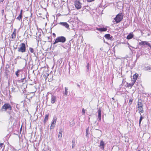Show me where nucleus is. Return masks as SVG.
I'll return each mask as SVG.
<instances>
[{"label":"nucleus","mask_w":151,"mask_h":151,"mask_svg":"<svg viewBox=\"0 0 151 151\" xmlns=\"http://www.w3.org/2000/svg\"><path fill=\"white\" fill-rule=\"evenodd\" d=\"M12 107L11 105L8 103H5L2 106L1 109V111H7V113L9 114H10L11 110H12Z\"/></svg>","instance_id":"nucleus-1"},{"label":"nucleus","mask_w":151,"mask_h":151,"mask_svg":"<svg viewBox=\"0 0 151 151\" xmlns=\"http://www.w3.org/2000/svg\"><path fill=\"white\" fill-rule=\"evenodd\" d=\"M66 41V39L65 37L63 36H59L56 39L55 42L53 44L54 45L59 42L63 43H65Z\"/></svg>","instance_id":"nucleus-2"},{"label":"nucleus","mask_w":151,"mask_h":151,"mask_svg":"<svg viewBox=\"0 0 151 151\" xmlns=\"http://www.w3.org/2000/svg\"><path fill=\"white\" fill-rule=\"evenodd\" d=\"M123 15L122 13H120L116 15V17L114 18L116 23H118L120 22L123 19Z\"/></svg>","instance_id":"nucleus-3"},{"label":"nucleus","mask_w":151,"mask_h":151,"mask_svg":"<svg viewBox=\"0 0 151 151\" xmlns=\"http://www.w3.org/2000/svg\"><path fill=\"white\" fill-rule=\"evenodd\" d=\"M138 45L142 47H145V46H147L151 49V45L147 41H142L139 42Z\"/></svg>","instance_id":"nucleus-4"},{"label":"nucleus","mask_w":151,"mask_h":151,"mask_svg":"<svg viewBox=\"0 0 151 151\" xmlns=\"http://www.w3.org/2000/svg\"><path fill=\"white\" fill-rule=\"evenodd\" d=\"M20 47L18 48V50L19 52H23L26 51V45L24 43H22L20 45Z\"/></svg>","instance_id":"nucleus-5"},{"label":"nucleus","mask_w":151,"mask_h":151,"mask_svg":"<svg viewBox=\"0 0 151 151\" xmlns=\"http://www.w3.org/2000/svg\"><path fill=\"white\" fill-rule=\"evenodd\" d=\"M74 5L76 8L77 9H80L81 7V3L78 0H76L75 1Z\"/></svg>","instance_id":"nucleus-6"},{"label":"nucleus","mask_w":151,"mask_h":151,"mask_svg":"<svg viewBox=\"0 0 151 151\" xmlns=\"http://www.w3.org/2000/svg\"><path fill=\"white\" fill-rule=\"evenodd\" d=\"M56 121V119L54 118L52 120V122L50 127V129H53L55 125V123Z\"/></svg>","instance_id":"nucleus-7"},{"label":"nucleus","mask_w":151,"mask_h":151,"mask_svg":"<svg viewBox=\"0 0 151 151\" xmlns=\"http://www.w3.org/2000/svg\"><path fill=\"white\" fill-rule=\"evenodd\" d=\"M101 108L99 107L98 110V121H101Z\"/></svg>","instance_id":"nucleus-8"},{"label":"nucleus","mask_w":151,"mask_h":151,"mask_svg":"<svg viewBox=\"0 0 151 151\" xmlns=\"http://www.w3.org/2000/svg\"><path fill=\"white\" fill-rule=\"evenodd\" d=\"M138 76V74L136 73L134 74L133 76V78L132 79V81H133L135 83L137 79Z\"/></svg>","instance_id":"nucleus-9"},{"label":"nucleus","mask_w":151,"mask_h":151,"mask_svg":"<svg viewBox=\"0 0 151 151\" xmlns=\"http://www.w3.org/2000/svg\"><path fill=\"white\" fill-rule=\"evenodd\" d=\"M59 24L65 27L66 28H68L69 27V24L66 22H61L59 23Z\"/></svg>","instance_id":"nucleus-10"},{"label":"nucleus","mask_w":151,"mask_h":151,"mask_svg":"<svg viewBox=\"0 0 151 151\" xmlns=\"http://www.w3.org/2000/svg\"><path fill=\"white\" fill-rule=\"evenodd\" d=\"M56 96L53 95H52L51 99V102L52 104H54L56 101Z\"/></svg>","instance_id":"nucleus-11"},{"label":"nucleus","mask_w":151,"mask_h":151,"mask_svg":"<svg viewBox=\"0 0 151 151\" xmlns=\"http://www.w3.org/2000/svg\"><path fill=\"white\" fill-rule=\"evenodd\" d=\"M134 37V35L132 33H130L128 35L127 37V39L128 40H129L132 39Z\"/></svg>","instance_id":"nucleus-12"},{"label":"nucleus","mask_w":151,"mask_h":151,"mask_svg":"<svg viewBox=\"0 0 151 151\" xmlns=\"http://www.w3.org/2000/svg\"><path fill=\"white\" fill-rule=\"evenodd\" d=\"M99 147L101 149H104V142L103 141H101Z\"/></svg>","instance_id":"nucleus-13"},{"label":"nucleus","mask_w":151,"mask_h":151,"mask_svg":"<svg viewBox=\"0 0 151 151\" xmlns=\"http://www.w3.org/2000/svg\"><path fill=\"white\" fill-rule=\"evenodd\" d=\"M48 116H49V114H47L45 115V119L44 120V124H45L46 122L48 120Z\"/></svg>","instance_id":"nucleus-14"},{"label":"nucleus","mask_w":151,"mask_h":151,"mask_svg":"<svg viewBox=\"0 0 151 151\" xmlns=\"http://www.w3.org/2000/svg\"><path fill=\"white\" fill-rule=\"evenodd\" d=\"M137 107L138 108V110L139 111V113L140 114H141V113H143L144 111L142 107L140 106V107Z\"/></svg>","instance_id":"nucleus-15"},{"label":"nucleus","mask_w":151,"mask_h":151,"mask_svg":"<svg viewBox=\"0 0 151 151\" xmlns=\"http://www.w3.org/2000/svg\"><path fill=\"white\" fill-rule=\"evenodd\" d=\"M15 37L16 32L15 31H14L11 35V38L13 39H14L15 38Z\"/></svg>","instance_id":"nucleus-16"},{"label":"nucleus","mask_w":151,"mask_h":151,"mask_svg":"<svg viewBox=\"0 0 151 151\" xmlns=\"http://www.w3.org/2000/svg\"><path fill=\"white\" fill-rule=\"evenodd\" d=\"M62 131L60 130L59 131V134L58 135V138L59 139H61L62 137Z\"/></svg>","instance_id":"nucleus-17"},{"label":"nucleus","mask_w":151,"mask_h":151,"mask_svg":"<svg viewBox=\"0 0 151 151\" xmlns=\"http://www.w3.org/2000/svg\"><path fill=\"white\" fill-rule=\"evenodd\" d=\"M134 83L132 81V82L131 83L128 84L127 87H130L131 88L132 86L134 85Z\"/></svg>","instance_id":"nucleus-18"},{"label":"nucleus","mask_w":151,"mask_h":151,"mask_svg":"<svg viewBox=\"0 0 151 151\" xmlns=\"http://www.w3.org/2000/svg\"><path fill=\"white\" fill-rule=\"evenodd\" d=\"M110 35L109 34H106L105 35L104 37L106 39L109 40V37Z\"/></svg>","instance_id":"nucleus-19"},{"label":"nucleus","mask_w":151,"mask_h":151,"mask_svg":"<svg viewBox=\"0 0 151 151\" xmlns=\"http://www.w3.org/2000/svg\"><path fill=\"white\" fill-rule=\"evenodd\" d=\"M65 93H64V95L67 96L68 95V88L65 87Z\"/></svg>","instance_id":"nucleus-20"},{"label":"nucleus","mask_w":151,"mask_h":151,"mask_svg":"<svg viewBox=\"0 0 151 151\" xmlns=\"http://www.w3.org/2000/svg\"><path fill=\"white\" fill-rule=\"evenodd\" d=\"M133 99L132 98H130L128 103L129 105H130L132 104L133 101Z\"/></svg>","instance_id":"nucleus-21"},{"label":"nucleus","mask_w":151,"mask_h":151,"mask_svg":"<svg viewBox=\"0 0 151 151\" xmlns=\"http://www.w3.org/2000/svg\"><path fill=\"white\" fill-rule=\"evenodd\" d=\"M29 50L31 53H33L34 54V49L32 47H30L29 49Z\"/></svg>","instance_id":"nucleus-22"},{"label":"nucleus","mask_w":151,"mask_h":151,"mask_svg":"<svg viewBox=\"0 0 151 151\" xmlns=\"http://www.w3.org/2000/svg\"><path fill=\"white\" fill-rule=\"evenodd\" d=\"M5 73L6 74V75L7 76H8L9 75L10 73V72H9V69H6V70Z\"/></svg>","instance_id":"nucleus-23"},{"label":"nucleus","mask_w":151,"mask_h":151,"mask_svg":"<svg viewBox=\"0 0 151 151\" xmlns=\"http://www.w3.org/2000/svg\"><path fill=\"white\" fill-rule=\"evenodd\" d=\"M22 19V15L21 14H20L19 16L17 18V19L20 20Z\"/></svg>","instance_id":"nucleus-24"},{"label":"nucleus","mask_w":151,"mask_h":151,"mask_svg":"<svg viewBox=\"0 0 151 151\" xmlns=\"http://www.w3.org/2000/svg\"><path fill=\"white\" fill-rule=\"evenodd\" d=\"M21 71H22V70H17V71L16 72L15 74L16 75L17 77H18L19 75L18 73Z\"/></svg>","instance_id":"nucleus-25"},{"label":"nucleus","mask_w":151,"mask_h":151,"mask_svg":"<svg viewBox=\"0 0 151 151\" xmlns=\"http://www.w3.org/2000/svg\"><path fill=\"white\" fill-rule=\"evenodd\" d=\"M140 115H141V116L140 118V119H139V125H140L141 122V121H142V119H143V117L141 115V114H140Z\"/></svg>","instance_id":"nucleus-26"},{"label":"nucleus","mask_w":151,"mask_h":151,"mask_svg":"<svg viewBox=\"0 0 151 151\" xmlns=\"http://www.w3.org/2000/svg\"><path fill=\"white\" fill-rule=\"evenodd\" d=\"M74 125V121H73L70 123V126L71 127H73Z\"/></svg>","instance_id":"nucleus-27"},{"label":"nucleus","mask_w":151,"mask_h":151,"mask_svg":"<svg viewBox=\"0 0 151 151\" xmlns=\"http://www.w3.org/2000/svg\"><path fill=\"white\" fill-rule=\"evenodd\" d=\"M137 105L138 106V107H140V106L142 107L143 106L141 102H138Z\"/></svg>","instance_id":"nucleus-28"},{"label":"nucleus","mask_w":151,"mask_h":151,"mask_svg":"<svg viewBox=\"0 0 151 151\" xmlns=\"http://www.w3.org/2000/svg\"><path fill=\"white\" fill-rule=\"evenodd\" d=\"M102 32H105L106 31L107 29L106 28H101Z\"/></svg>","instance_id":"nucleus-29"},{"label":"nucleus","mask_w":151,"mask_h":151,"mask_svg":"<svg viewBox=\"0 0 151 151\" xmlns=\"http://www.w3.org/2000/svg\"><path fill=\"white\" fill-rule=\"evenodd\" d=\"M146 69L147 70H148L149 71H151V67L147 66L146 67Z\"/></svg>","instance_id":"nucleus-30"},{"label":"nucleus","mask_w":151,"mask_h":151,"mask_svg":"<svg viewBox=\"0 0 151 151\" xmlns=\"http://www.w3.org/2000/svg\"><path fill=\"white\" fill-rule=\"evenodd\" d=\"M86 136H87L88 134V128L86 130Z\"/></svg>","instance_id":"nucleus-31"},{"label":"nucleus","mask_w":151,"mask_h":151,"mask_svg":"<svg viewBox=\"0 0 151 151\" xmlns=\"http://www.w3.org/2000/svg\"><path fill=\"white\" fill-rule=\"evenodd\" d=\"M96 29H97V30H98L100 32H102L101 28H96Z\"/></svg>","instance_id":"nucleus-32"},{"label":"nucleus","mask_w":151,"mask_h":151,"mask_svg":"<svg viewBox=\"0 0 151 151\" xmlns=\"http://www.w3.org/2000/svg\"><path fill=\"white\" fill-rule=\"evenodd\" d=\"M89 63H88L87 65V66H86V67H87V71H88V69H89Z\"/></svg>","instance_id":"nucleus-33"},{"label":"nucleus","mask_w":151,"mask_h":151,"mask_svg":"<svg viewBox=\"0 0 151 151\" xmlns=\"http://www.w3.org/2000/svg\"><path fill=\"white\" fill-rule=\"evenodd\" d=\"M113 39H114V38H113V37L112 36H110V37H109V40H112Z\"/></svg>","instance_id":"nucleus-34"},{"label":"nucleus","mask_w":151,"mask_h":151,"mask_svg":"<svg viewBox=\"0 0 151 151\" xmlns=\"http://www.w3.org/2000/svg\"><path fill=\"white\" fill-rule=\"evenodd\" d=\"M82 113L83 114H84L85 113V110L84 108H83L82 111Z\"/></svg>","instance_id":"nucleus-35"},{"label":"nucleus","mask_w":151,"mask_h":151,"mask_svg":"<svg viewBox=\"0 0 151 151\" xmlns=\"http://www.w3.org/2000/svg\"><path fill=\"white\" fill-rule=\"evenodd\" d=\"M4 146V143H1L0 144V147L1 148Z\"/></svg>","instance_id":"nucleus-36"},{"label":"nucleus","mask_w":151,"mask_h":151,"mask_svg":"<svg viewBox=\"0 0 151 151\" xmlns=\"http://www.w3.org/2000/svg\"><path fill=\"white\" fill-rule=\"evenodd\" d=\"M88 2H91L94 1L95 0H87Z\"/></svg>","instance_id":"nucleus-37"},{"label":"nucleus","mask_w":151,"mask_h":151,"mask_svg":"<svg viewBox=\"0 0 151 151\" xmlns=\"http://www.w3.org/2000/svg\"><path fill=\"white\" fill-rule=\"evenodd\" d=\"M49 75V74L48 73H46L44 75V76L46 77H47Z\"/></svg>","instance_id":"nucleus-38"},{"label":"nucleus","mask_w":151,"mask_h":151,"mask_svg":"<svg viewBox=\"0 0 151 151\" xmlns=\"http://www.w3.org/2000/svg\"><path fill=\"white\" fill-rule=\"evenodd\" d=\"M4 9H2L1 10V12L2 14V15H4Z\"/></svg>","instance_id":"nucleus-39"},{"label":"nucleus","mask_w":151,"mask_h":151,"mask_svg":"<svg viewBox=\"0 0 151 151\" xmlns=\"http://www.w3.org/2000/svg\"><path fill=\"white\" fill-rule=\"evenodd\" d=\"M9 66L7 65H6V69H9Z\"/></svg>","instance_id":"nucleus-40"},{"label":"nucleus","mask_w":151,"mask_h":151,"mask_svg":"<svg viewBox=\"0 0 151 151\" xmlns=\"http://www.w3.org/2000/svg\"><path fill=\"white\" fill-rule=\"evenodd\" d=\"M72 144H75V141L74 140H73L72 142Z\"/></svg>","instance_id":"nucleus-41"},{"label":"nucleus","mask_w":151,"mask_h":151,"mask_svg":"<svg viewBox=\"0 0 151 151\" xmlns=\"http://www.w3.org/2000/svg\"><path fill=\"white\" fill-rule=\"evenodd\" d=\"M77 86H78V88H80V85L79 84H78V83H77Z\"/></svg>","instance_id":"nucleus-42"},{"label":"nucleus","mask_w":151,"mask_h":151,"mask_svg":"<svg viewBox=\"0 0 151 151\" xmlns=\"http://www.w3.org/2000/svg\"><path fill=\"white\" fill-rule=\"evenodd\" d=\"M75 147V144H72V148H73Z\"/></svg>","instance_id":"nucleus-43"},{"label":"nucleus","mask_w":151,"mask_h":151,"mask_svg":"<svg viewBox=\"0 0 151 151\" xmlns=\"http://www.w3.org/2000/svg\"><path fill=\"white\" fill-rule=\"evenodd\" d=\"M22 11H23V10H21V11H20V14H21V15H22Z\"/></svg>","instance_id":"nucleus-44"},{"label":"nucleus","mask_w":151,"mask_h":151,"mask_svg":"<svg viewBox=\"0 0 151 151\" xmlns=\"http://www.w3.org/2000/svg\"><path fill=\"white\" fill-rule=\"evenodd\" d=\"M4 0H0V2H2Z\"/></svg>","instance_id":"nucleus-45"},{"label":"nucleus","mask_w":151,"mask_h":151,"mask_svg":"<svg viewBox=\"0 0 151 151\" xmlns=\"http://www.w3.org/2000/svg\"><path fill=\"white\" fill-rule=\"evenodd\" d=\"M53 35H54V36H55V33H53Z\"/></svg>","instance_id":"nucleus-46"},{"label":"nucleus","mask_w":151,"mask_h":151,"mask_svg":"<svg viewBox=\"0 0 151 151\" xmlns=\"http://www.w3.org/2000/svg\"><path fill=\"white\" fill-rule=\"evenodd\" d=\"M53 60H54V61H55V59L54 58Z\"/></svg>","instance_id":"nucleus-47"},{"label":"nucleus","mask_w":151,"mask_h":151,"mask_svg":"<svg viewBox=\"0 0 151 151\" xmlns=\"http://www.w3.org/2000/svg\"><path fill=\"white\" fill-rule=\"evenodd\" d=\"M139 40H138V41H139Z\"/></svg>","instance_id":"nucleus-48"},{"label":"nucleus","mask_w":151,"mask_h":151,"mask_svg":"<svg viewBox=\"0 0 151 151\" xmlns=\"http://www.w3.org/2000/svg\"><path fill=\"white\" fill-rule=\"evenodd\" d=\"M138 151H140V150H138Z\"/></svg>","instance_id":"nucleus-49"}]
</instances>
